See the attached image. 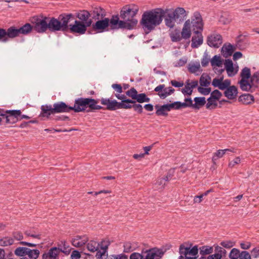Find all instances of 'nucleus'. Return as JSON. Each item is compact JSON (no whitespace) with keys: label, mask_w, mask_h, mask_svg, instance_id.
Returning <instances> with one entry per match:
<instances>
[{"label":"nucleus","mask_w":259,"mask_h":259,"mask_svg":"<svg viewBox=\"0 0 259 259\" xmlns=\"http://www.w3.org/2000/svg\"><path fill=\"white\" fill-rule=\"evenodd\" d=\"M74 17L77 19L74 21L73 25L71 26V31L80 35L84 34L87 28L93 23V20L90 18L91 13L87 10H79Z\"/></svg>","instance_id":"f03ea898"},{"label":"nucleus","mask_w":259,"mask_h":259,"mask_svg":"<svg viewBox=\"0 0 259 259\" xmlns=\"http://www.w3.org/2000/svg\"><path fill=\"white\" fill-rule=\"evenodd\" d=\"M214 253L208 255L207 257L201 256L199 259H221L223 257H226L227 251L222 247L219 245H214Z\"/></svg>","instance_id":"4468645a"},{"label":"nucleus","mask_w":259,"mask_h":259,"mask_svg":"<svg viewBox=\"0 0 259 259\" xmlns=\"http://www.w3.org/2000/svg\"><path fill=\"white\" fill-rule=\"evenodd\" d=\"M239 83L240 84V89L244 91H250L252 87H253V84L248 81V80H244L241 79L239 81Z\"/></svg>","instance_id":"4c0bfd02"},{"label":"nucleus","mask_w":259,"mask_h":259,"mask_svg":"<svg viewBox=\"0 0 259 259\" xmlns=\"http://www.w3.org/2000/svg\"><path fill=\"white\" fill-rule=\"evenodd\" d=\"M195 103L193 104V109H199L206 103L205 97H195L194 99Z\"/></svg>","instance_id":"ea45409f"},{"label":"nucleus","mask_w":259,"mask_h":259,"mask_svg":"<svg viewBox=\"0 0 259 259\" xmlns=\"http://www.w3.org/2000/svg\"><path fill=\"white\" fill-rule=\"evenodd\" d=\"M6 32V38H14L15 37L19 36V32L18 28H16L14 26H11L7 30L5 29Z\"/></svg>","instance_id":"473e14b6"},{"label":"nucleus","mask_w":259,"mask_h":259,"mask_svg":"<svg viewBox=\"0 0 259 259\" xmlns=\"http://www.w3.org/2000/svg\"><path fill=\"white\" fill-rule=\"evenodd\" d=\"M107 259H128V256L127 255L122 253L118 254H111L107 256Z\"/></svg>","instance_id":"6e6d98bb"},{"label":"nucleus","mask_w":259,"mask_h":259,"mask_svg":"<svg viewBox=\"0 0 259 259\" xmlns=\"http://www.w3.org/2000/svg\"><path fill=\"white\" fill-rule=\"evenodd\" d=\"M227 151H230L232 153H235L236 152V150L234 148H232L230 149H225L224 150H218L215 153H213V156L212 157V161L213 163H215V161L217 160L219 158H222L225 154L227 152Z\"/></svg>","instance_id":"c85d7f7f"},{"label":"nucleus","mask_w":259,"mask_h":259,"mask_svg":"<svg viewBox=\"0 0 259 259\" xmlns=\"http://www.w3.org/2000/svg\"><path fill=\"white\" fill-rule=\"evenodd\" d=\"M49 18L47 17H41L39 18L38 16L33 17V30L39 33H43L45 32L48 27V20Z\"/></svg>","instance_id":"1a4fd4ad"},{"label":"nucleus","mask_w":259,"mask_h":259,"mask_svg":"<svg viewBox=\"0 0 259 259\" xmlns=\"http://www.w3.org/2000/svg\"><path fill=\"white\" fill-rule=\"evenodd\" d=\"M218 105L217 100L213 99L210 97L207 99V103L206 104V108L208 109H214Z\"/></svg>","instance_id":"09e8293b"},{"label":"nucleus","mask_w":259,"mask_h":259,"mask_svg":"<svg viewBox=\"0 0 259 259\" xmlns=\"http://www.w3.org/2000/svg\"><path fill=\"white\" fill-rule=\"evenodd\" d=\"M109 26L112 29H117L119 28H125V23L122 20H119L118 15H114L109 20Z\"/></svg>","instance_id":"412c9836"},{"label":"nucleus","mask_w":259,"mask_h":259,"mask_svg":"<svg viewBox=\"0 0 259 259\" xmlns=\"http://www.w3.org/2000/svg\"><path fill=\"white\" fill-rule=\"evenodd\" d=\"M166 105L169 111L172 109L179 110L182 108L181 102L180 101H176L170 104H166Z\"/></svg>","instance_id":"864d4df0"},{"label":"nucleus","mask_w":259,"mask_h":259,"mask_svg":"<svg viewBox=\"0 0 259 259\" xmlns=\"http://www.w3.org/2000/svg\"><path fill=\"white\" fill-rule=\"evenodd\" d=\"M171 12L175 15V17L178 23L183 22L186 18L187 12L183 8L178 7L175 10H172Z\"/></svg>","instance_id":"4be33fe9"},{"label":"nucleus","mask_w":259,"mask_h":259,"mask_svg":"<svg viewBox=\"0 0 259 259\" xmlns=\"http://www.w3.org/2000/svg\"><path fill=\"white\" fill-rule=\"evenodd\" d=\"M191 28L192 29L194 33H200L203 30L202 19L200 14L198 12H195L191 18L190 21Z\"/></svg>","instance_id":"f8f14e48"},{"label":"nucleus","mask_w":259,"mask_h":259,"mask_svg":"<svg viewBox=\"0 0 259 259\" xmlns=\"http://www.w3.org/2000/svg\"><path fill=\"white\" fill-rule=\"evenodd\" d=\"M129 258L130 259H144V255L142 251L141 253L134 252L131 253Z\"/></svg>","instance_id":"680f3d73"},{"label":"nucleus","mask_w":259,"mask_h":259,"mask_svg":"<svg viewBox=\"0 0 259 259\" xmlns=\"http://www.w3.org/2000/svg\"><path fill=\"white\" fill-rule=\"evenodd\" d=\"M14 244V240L11 237H5L0 239V246H7Z\"/></svg>","instance_id":"79ce46f5"},{"label":"nucleus","mask_w":259,"mask_h":259,"mask_svg":"<svg viewBox=\"0 0 259 259\" xmlns=\"http://www.w3.org/2000/svg\"><path fill=\"white\" fill-rule=\"evenodd\" d=\"M86 244L87 248L88 251L92 252H96V253L98 251H101V250L99 249L100 243L98 242L91 240L89 241H88Z\"/></svg>","instance_id":"2f4dec72"},{"label":"nucleus","mask_w":259,"mask_h":259,"mask_svg":"<svg viewBox=\"0 0 259 259\" xmlns=\"http://www.w3.org/2000/svg\"><path fill=\"white\" fill-rule=\"evenodd\" d=\"M166 250L164 247H155L148 249H142V253H144V259H161Z\"/></svg>","instance_id":"6e6552de"},{"label":"nucleus","mask_w":259,"mask_h":259,"mask_svg":"<svg viewBox=\"0 0 259 259\" xmlns=\"http://www.w3.org/2000/svg\"><path fill=\"white\" fill-rule=\"evenodd\" d=\"M40 251L38 249H31L29 248L27 253V255H28L29 259H37L38 257Z\"/></svg>","instance_id":"37998d69"},{"label":"nucleus","mask_w":259,"mask_h":259,"mask_svg":"<svg viewBox=\"0 0 259 259\" xmlns=\"http://www.w3.org/2000/svg\"><path fill=\"white\" fill-rule=\"evenodd\" d=\"M88 241L89 238L87 236L77 235L72 239L71 242L72 245L74 247L80 248L84 246Z\"/></svg>","instance_id":"aec40b11"},{"label":"nucleus","mask_w":259,"mask_h":259,"mask_svg":"<svg viewBox=\"0 0 259 259\" xmlns=\"http://www.w3.org/2000/svg\"><path fill=\"white\" fill-rule=\"evenodd\" d=\"M254 100L253 96L249 94H243L238 98V101L239 102L245 105L252 103L254 102Z\"/></svg>","instance_id":"f704fd0d"},{"label":"nucleus","mask_w":259,"mask_h":259,"mask_svg":"<svg viewBox=\"0 0 259 259\" xmlns=\"http://www.w3.org/2000/svg\"><path fill=\"white\" fill-rule=\"evenodd\" d=\"M126 95L132 98L131 100H135L137 99L138 95L137 91L134 88H132L130 90L126 92Z\"/></svg>","instance_id":"5fc2aeb1"},{"label":"nucleus","mask_w":259,"mask_h":259,"mask_svg":"<svg viewBox=\"0 0 259 259\" xmlns=\"http://www.w3.org/2000/svg\"><path fill=\"white\" fill-rule=\"evenodd\" d=\"M241 252L238 249L234 248L229 253V256L231 259H239Z\"/></svg>","instance_id":"3c124183"},{"label":"nucleus","mask_w":259,"mask_h":259,"mask_svg":"<svg viewBox=\"0 0 259 259\" xmlns=\"http://www.w3.org/2000/svg\"><path fill=\"white\" fill-rule=\"evenodd\" d=\"M48 20V29L51 32L62 31L59 19L52 17Z\"/></svg>","instance_id":"5701e85b"},{"label":"nucleus","mask_w":259,"mask_h":259,"mask_svg":"<svg viewBox=\"0 0 259 259\" xmlns=\"http://www.w3.org/2000/svg\"><path fill=\"white\" fill-rule=\"evenodd\" d=\"M110 244V242L108 239L102 240L100 243V248L102 251H98L96 253V257L97 259H103V257H107V250L108 246Z\"/></svg>","instance_id":"6ab92c4d"},{"label":"nucleus","mask_w":259,"mask_h":259,"mask_svg":"<svg viewBox=\"0 0 259 259\" xmlns=\"http://www.w3.org/2000/svg\"><path fill=\"white\" fill-rule=\"evenodd\" d=\"M115 97L121 100L118 102L115 100H111L108 98H101L100 100L102 105L106 106V109L110 111H114L118 109H131L132 108V103H134L135 100L126 99L124 95L116 94Z\"/></svg>","instance_id":"39448f33"},{"label":"nucleus","mask_w":259,"mask_h":259,"mask_svg":"<svg viewBox=\"0 0 259 259\" xmlns=\"http://www.w3.org/2000/svg\"><path fill=\"white\" fill-rule=\"evenodd\" d=\"M154 91L158 92V95L161 99H164L168 96L173 94L175 89L172 87L165 88L164 84H160L154 89Z\"/></svg>","instance_id":"ddd939ff"},{"label":"nucleus","mask_w":259,"mask_h":259,"mask_svg":"<svg viewBox=\"0 0 259 259\" xmlns=\"http://www.w3.org/2000/svg\"><path fill=\"white\" fill-rule=\"evenodd\" d=\"M123 253L125 254V253H130L136 250V245L134 242L127 241L123 243Z\"/></svg>","instance_id":"58836bf2"},{"label":"nucleus","mask_w":259,"mask_h":259,"mask_svg":"<svg viewBox=\"0 0 259 259\" xmlns=\"http://www.w3.org/2000/svg\"><path fill=\"white\" fill-rule=\"evenodd\" d=\"M189 80H188L186 81V84L185 85V88L182 89V90H181L182 93L184 95H188V96H190L192 94V92H193L192 89L190 87V84L189 83Z\"/></svg>","instance_id":"603ef678"},{"label":"nucleus","mask_w":259,"mask_h":259,"mask_svg":"<svg viewBox=\"0 0 259 259\" xmlns=\"http://www.w3.org/2000/svg\"><path fill=\"white\" fill-rule=\"evenodd\" d=\"M27 250L28 248L25 247H18L16 248L14 251V253L18 256L24 257L27 255Z\"/></svg>","instance_id":"c03bdc74"},{"label":"nucleus","mask_w":259,"mask_h":259,"mask_svg":"<svg viewBox=\"0 0 259 259\" xmlns=\"http://www.w3.org/2000/svg\"><path fill=\"white\" fill-rule=\"evenodd\" d=\"M200 68V65L199 63L190 65L189 67V70L191 73H195Z\"/></svg>","instance_id":"69168bd1"},{"label":"nucleus","mask_w":259,"mask_h":259,"mask_svg":"<svg viewBox=\"0 0 259 259\" xmlns=\"http://www.w3.org/2000/svg\"><path fill=\"white\" fill-rule=\"evenodd\" d=\"M4 115H0L3 119H5L6 123L13 124L15 123L19 120V116L21 114L20 110H7L3 109Z\"/></svg>","instance_id":"9b49d317"},{"label":"nucleus","mask_w":259,"mask_h":259,"mask_svg":"<svg viewBox=\"0 0 259 259\" xmlns=\"http://www.w3.org/2000/svg\"><path fill=\"white\" fill-rule=\"evenodd\" d=\"M235 243L231 240H225L220 243V245L224 248H230L234 246Z\"/></svg>","instance_id":"13d9d810"},{"label":"nucleus","mask_w":259,"mask_h":259,"mask_svg":"<svg viewBox=\"0 0 259 259\" xmlns=\"http://www.w3.org/2000/svg\"><path fill=\"white\" fill-rule=\"evenodd\" d=\"M136 101H135L134 103H132V108L134 111L137 112L138 113L141 114L143 112V107L140 104L136 103Z\"/></svg>","instance_id":"0e129e2a"},{"label":"nucleus","mask_w":259,"mask_h":259,"mask_svg":"<svg viewBox=\"0 0 259 259\" xmlns=\"http://www.w3.org/2000/svg\"><path fill=\"white\" fill-rule=\"evenodd\" d=\"M239 259H251V255L248 251H242L241 252Z\"/></svg>","instance_id":"774afa93"},{"label":"nucleus","mask_w":259,"mask_h":259,"mask_svg":"<svg viewBox=\"0 0 259 259\" xmlns=\"http://www.w3.org/2000/svg\"><path fill=\"white\" fill-rule=\"evenodd\" d=\"M179 259H196L198 257V246H193L190 243H183L179 247Z\"/></svg>","instance_id":"0eeeda50"},{"label":"nucleus","mask_w":259,"mask_h":259,"mask_svg":"<svg viewBox=\"0 0 259 259\" xmlns=\"http://www.w3.org/2000/svg\"><path fill=\"white\" fill-rule=\"evenodd\" d=\"M56 247L58 248L60 253L62 252L66 255H69L71 250V248L64 240L60 241Z\"/></svg>","instance_id":"a878e982"},{"label":"nucleus","mask_w":259,"mask_h":259,"mask_svg":"<svg viewBox=\"0 0 259 259\" xmlns=\"http://www.w3.org/2000/svg\"><path fill=\"white\" fill-rule=\"evenodd\" d=\"M93 15V18L95 20L102 19L106 16L105 10L100 7H95L91 13Z\"/></svg>","instance_id":"cd10ccee"},{"label":"nucleus","mask_w":259,"mask_h":259,"mask_svg":"<svg viewBox=\"0 0 259 259\" xmlns=\"http://www.w3.org/2000/svg\"><path fill=\"white\" fill-rule=\"evenodd\" d=\"M251 254L254 258L259 257V246L254 247L251 250Z\"/></svg>","instance_id":"338daca9"},{"label":"nucleus","mask_w":259,"mask_h":259,"mask_svg":"<svg viewBox=\"0 0 259 259\" xmlns=\"http://www.w3.org/2000/svg\"><path fill=\"white\" fill-rule=\"evenodd\" d=\"M135 101L139 103H142L150 102V99L147 97L146 94L140 93L138 94Z\"/></svg>","instance_id":"49530a36"},{"label":"nucleus","mask_w":259,"mask_h":259,"mask_svg":"<svg viewBox=\"0 0 259 259\" xmlns=\"http://www.w3.org/2000/svg\"><path fill=\"white\" fill-rule=\"evenodd\" d=\"M209 62H210V58L207 53L205 52L201 61V65L203 67H206L208 65Z\"/></svg>","instance_id":"052dcab7"},{"label":"nucleus","mask_w":259,"mask_h":259,"mask_svg":"<svg viewBox=\"0 0 259 259\" xmlns=\"http://www.w3.org/2000/svg\"><path fill=\"white\" fill-rule=\"evenodd\" d=\"M225 65L229 76H233L237 73V71H234L233 64L231 60H226Z\"/></svg>","instance_id":"72a5a7b5"},{"label":"nucleus","mask_w":259,"mask_h":259,"mask_svg":"<svg viewBox=\"0 0 259 259\" xmlns=\"http://www.w3.org/2000/svg\"><path fill=\"white\" fill-rule=\"evenodd\" d=\"M165 11L161 9H156L145 12L142 16L141 24L144 29L151 31L162 22Z\"/></svg>","instance_id":"f257e3e1"},{"label":"nucleus","mask_w":259,"mask_h":259,"mask_svg":"<svg viewBox=\"0 0 259 259\" xmlns=\"http://www.w3.org/2000/svg\"><path fill=\"white\" fill-rule=\"evenodd\" d=\"M93 29L98 32H102L109 26V19L105 18L103 20H98L95 23L92 24Z\"/></svg>","instance_id":"f3484780"},{"label":"nucleus","mask_w":259,"mask_h":259,"mask_svg":"<svg viewBox=\"0 0 259 259\" xmlns=\"http://www.w3.org/2000/svg\"><path fill=\"white\" fill-rule=\"evenodd\" d=\"M99 100L90 98H78L75 100L74 104L72 106V110L75 112H95L104 109L103 107L97 105Z\"/></svg>","instance_id":"20e7f679"},{"label":"nucleus","mask_w":259,"mask_h":259,"mask_svg":"<svg viewBox=\"0 0 259 259\" xmlns=\"http://www.w3.org/2000/svg\"><path fill=\"white\" fill-rule=\"evenodd\" d=\"M184 101V102H181L182 108L191 107L193 108L194 103H193V101L191 98H185Z\"/></svg>","instance_id":"bf43d9fd"},{"label":"nucleus","mask_w":259,"mask_h":259,"mask_svg":"<svg viewBox=\"0 0 259 259\" xmlns=\"http://www.w3.org/2000/svg\"><path fill=\"white\" fill-rule=\"evenodd\" d=\"M155 108L156 109L155 113L157 116H166L168 115L167 112L169 111L166 104L161 106L156 105L155 106Z\"/></svg>","instance_id":"c9c22d12"},{"label":"nucleus","mask_w":259,"mask_h":259,"mask_svg":"<svg viewBox=\"0 0 259 259\" xmlns=\"http://www.w3.org/2000/svg\"><path fill=\"white\" fill-rule=\"evenodd\" d=\"M33 29V27L30 24L26 23L18 28V30L20 34L27 35L30 33Z\"/></svg>","instance_id":"a19ab883"},{"label":"nucleus","mask_w":259,"mask_h":259,"mask_svg":"<svg viewBox=\"0 0 259 259\" xmlns=\"http://www.w3.org/2000/svg\"><path fill=\"white\" fill-rule=\"evenodd\" d=\"M60 252L56 246L52 247L45 251L42 254V259H59Z\"/></svg>","instance_id":"dca6fc26"},{"label":"nucleus","mask_w":259,"mask_h":259,"mask_svg":"<svg viewBox=\"0 0 259 259\" xmlns=\"http://www.w3.org/2000/svg\"><path fill=\"white\" fill-rule=\"evenodd\" d=\"M165 23L166 26L170 28H173L175 25V23L177 22L175 15L171 12V10H167L165 12Z\"/></svg>","instance_id":"b1692460"},{"label":"nucleus","mask_w":259,"mask_h":259,"mask_svg":"<svg viewBox=\"0 0 259 259\" xmlns=\"http://www.w3.org/2000/svg\"><path fill=\"white\" fill-rule=\"evenodd\" d=\"M41 112L39 116L49 119L52 114L60 113H67L72 110V106H69L65 102L60 101L52 105H44L40 107Z\"/></svg>","instance_id":"423d86ee"},{"label":"nucleus","mask_w":259,"mask_h":259,"mask_svg":"<svg viewBox=\"0 0 259 259\" xmlns=\"http://www.w3.org/2000/svg\"><path fill=\"white\" fill-rule=\"evenodd\" d=\"M199 253L201 255L205 256V255H212L211 253L213 251V246H210L208 245H203L198 248Z\"/></svg>","instance_id":"e433bc0d"},{"label":"nucleus","mask_w":259,"mask_h":259,"mask_svg":"<svg viewBox=\"0 0 259 259\" xmlns=\"http://www.w3.org/2000/svg\"><path fill=\"white\" fill-rule=\"evenodd\" d=\"M237 88L234 85H230L224 92L225 97H226L229 100L235 99L237 97Z\"/></svg>","instance_id":"bb28decb"},{"label":"nucleus","mask_w":259,"mask_h":259,"mask_svg":"<svg viewBox=\"0 0 259 259\" xmlns=\"http://www.w3.org/2000/svg\"><path fill=\"white\" fill-rule=\"evenodd\" d=\"M223 76H221L219 78H214L212 81V85L215 88H218L221 90H226L230 85L231 81L229 79H225L223 81Z\"/></svg>","instance_id":"2eb2a0df"},{"label":"nucleus","mask_w":259,"mask_h":259,"mask_svg":"<svg viewBox=\"0 0 259 259\" xmlns=\"http://www.w3.org/2000/svg\"><path fill=\"white\" fill-rule=\"evenodd\" d=\"M210 77L208 75L202 74L200 78V84L202 87H207L210 84Z\"/></svg>","instance_id":"de8ad7c7"},{"label":"nucleus","mask_w":259,"mask_h":259,"mask_svg":"<svg viewBox=\"0 0 259 259\" xmlns=\"http://www.w3.org/2000/svg\"><path fill=\"white\" fill-rule=\"evenodd\" d=\"M240 76L241 79L248 80L251 77L250 69L247 67L243 68L240 73Z\"/></svg>","instance_id":"a18cd8bd"},{"label":"nucleus","mask_w":259,"mask_h":259,"mask_svg":"<svg viewBox=\"0 0 259 259\" xmlns=\"http://www.w3.org/2000/svg\"><path fill=\"white\" fill-rule=\"evenodd\" d=\"M222 43V37L219 34H212L207 38V44L211 47L218 48Z\"/></svg>","instance_id":"a211bd4d"},{"label":"nucleus","mask_w":259,"mask_h":259,"mask_svg":"<svg viewBox=\"0 0 259 259\" xmlns=\"http://www.w3.org/2000/svg\"><path fill=\"white\" fill-rule=\"evenodd\" d=\"M236 50V47L230 44H224L221 49L222 54L223 56L227 58L231 56L233 52Z\"/></svg>","instance_id":"c756f323"},{"label":"nucleus","mask_w":259,"mask_h":259,"mask_svg":"<svg viewBox=\"0 0 259 259\" xmlns=\"http://www.w3.org/2000/svg\"><path fill=\"white\" fill-rule=\"evenodd\" d=\"M195 35L192 36L191 47L197 48L203 43V36L201 32H195Z\"/></svg>","instance_id":"7c9ffc66"},{"label":"nucleus","mask_w":259,"mask_h":259,"mask_svg":"<svg viewBox=\"0 0 259 259\" xmlns=\"http://www.w3.org/2000/svg\"><path fill=\"white\" fill-rule=\"evenodd\" d=\"M251 83L253 86H256L259 83V72H255L250 78Z\"/></svg>","instance_id":"4d7b16f0"},{"label":"nucleus","mask_w":259,"mask_h":259,"mask_svg":"<svg viewBox=\"0 0 259 259\" xmlns=\"http://www.w3.org/2000/svg\"><path fill=\"white\" fill-rule=\"evenodd\" d=\"M138 11L139 7L135 5H127L122 8L119 16L125 23V29L131 30L136 27L138 23L136 16Z\"/></svg>","instance_id":"7ed1b4c3"},{"label":"nucleus","mask_w":259,"mask_h":259,"mask_svg":"<svg viewBox=\"0 0 259 259\" xmlns=\"http://www.w3.org/2000/svg\"><path fill=\"white\" fill-rule=\"evenodd\" d=\"M190 20H187L184 23L182 31L181 33V36L182 38L187 39L189 38L191 35Z\"/></svg>","instance_id":"393cba45"},{"label":"nucleus","mask_w":259,"mask_h":259,"mask_svg":"<svg viewBox=\"0 0 259 259\" xmlns=\"http://www.w3.org/2000/svg\"><path fill=\"white\" fill-rule=\"evenodd\" d=\"M59 20L60 22V26L62 31L65 32L69 31L70 32L76 34V32L71 31V26L73 24H69V22L71 19H74V15L71 13H63L60 14L58 17Z\"/></svg>","instance_id":"9d476101"},{"label":"nucleus","mask_w":259,"mask_h":259,"mask_svg":"<svg viewBox=\"0 0 259 259\" xmlns=\"http://www.w3.org/2000/svg\"><path fill=\"white\" fill-rule=\"evenodd\" d=\"M210 63L212 66H218L220 67L222 65V61L221 60V57L217 55H215L210 60Z\"/></svg>","instance_id":"8fccbe9b"},{"label":"nucleus","mask_w":259,"mask_h":259,"mask_svg":"<svg viewBox=\"0 0 259 259\" xmlns=\"http://www.w3.org/2000/svg\"><path fill=\"white\" fill-rule=\"evenodd\" d=\"M222 96V94L218 90H215L210 94V97L213 99L219 100Z\"/></svg>","instance_id":"e2e57ef3"}]
</instances>
